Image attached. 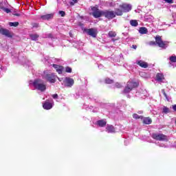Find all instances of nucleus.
Here are the masks:
<instances>
[{"label":"nucleus","mask_w":176,"mask_h":176,"mask_svg":"<svg viewBox=\"0 0 176 176\" xmlns=\"http://www.w3.org/2000/svg\"><path fill=\"white\" fill-rule=\"evenodd\" d=\"M149 45L150 46H155L156 45V41H150Z\"/></svg>","instance_id":"e433bc0d"},{"label":"nucleus","mask_w":176,"mask_h":176,"mask_svg":"<svg viewBox=\"0 0 176 176\" xmlns=\"http://www.w3.org/2000/svg\"><path fill=\"white\" fill-rule=\"evenodd\" d=\"M155 43L158 45L159 47H164V46H166V44L163 42L160 36H157L155 37Z\"/></svg>","instance_id":"1a4fd4ad"},{"label":"nucleus","mask_w":176,"mask_h":176,"mask_svg":"<svg viewBox=\"0 0 176 176\" xmlns=\"http://www.w3.org/2000/svg\"><path fill=\"white\" fill-rule=\"evenodd\" d=\"M33 86L40 91H45V90H46V85L43 83V81L41 79L34 80L33 82Z\"/></svg>","instance_id":"f03ea898"},{"label":"nucleus","mask_w":176,"mask_h":176,"mask_svg":"<svg viewBox=\"0 0 176 176\" xmlns=\"http://www.w3.org/2000/svg\"><path fill=\"white\" fill-rule=\"evenodd\" d=\"M59 14H60L61 17H64L65 16V12L60 10L59 11Z\"/></svg>","instance_id":"72a5a7b5"},{"label":"nucleus","mask_w":176,"mask_h":176,"mask_svg":"<svg viewBox=\"0 0 176 176\" xmlns=\"http://www.w3.org/2000/svg\"><path fill=\"white\" fill-rule=\"evenodd\" d=\"M9 25L10 27H18L19 22H10Z\"/></svg>","instance_id":"cd10ccee"},{"label":"nucleus","mask_w":176,"mask_h":176,"mask_svg":"<svg viewBox=\"0 0 176 176\" xmlns=\"http://www.w3.org/2000/svg\"><path fill=\"white\" fill-rule=\"evenodd\" d=\"M115 87H116L117 89H122V85H121L120 83L116 82V83L115 84Z\"/></svg>","instance_id":"473e14b6"},{"label":"nucleus","mask_w":176,"mask_h":176,"mask_svg":"<svg viewBox=\"0 0 176 176\" xmlns=\"http://www.w3.org/2000/svg\"><path fill=\"white\" fill-rule=\"evenodd\" d=\"M137 65L141 67L142 68H148V63L143 60H138L137 62Z\"/></svg>","instance_id":"4468645a"},{"label":"nucleus","mask_w":176,"mask_h":176,"mask_svg":"<svg viewBox=\"0 0 176 176\" xmlns=\"http://www.w3.org/2000/svg\"><path fill=\"white\" fill-rule=\"evenodd\" d=\"M0 9H1V10H3V12H6V13H10V9L9 8H6L5 7H0Z\"/></svg>","instance_id":"c85d7f7f"},{"label":"nucleus","mask_w":176,"mask_h":176,"mask_svg":"<svg viewBox=\"0 0 176 176\" xmlns=\"http://www.w3.org/2000/svg\"><path fill=\"white\" fill-rule=\"evenodd\" d=\"M151 137L156 141H168V137L163 133H153Z\"/></svg>","instance_id":"39448f33"},{"label":"nucleus","mask_w":176,"mask_h":176,"mask_svg":"<svg viewBox=\"0 0 176 176\" xmlns=\"http://www.w3.org/2000/svg\"><path fill=\"white\" fill-rule=\"evenodd\" d=\"M52 97H53V98H58V95L57 94H54V95H52Z\"/></svg>","instance_id":"ea45409f"},{"label":"nucleus","mask_w":176,"mask_h":176,"mask_svg":"<svg viewBox=\"0 0 176 176\" xmlns=\"http://www.w3.org/2000/svg\"><path fill=\"white\" fill-rule=\"evenodd\" d=\"M73 1H72L70 3V5H72V6H74V5H75V3H78V0H72Z\"/></svg>","instance_id":"c9c22d12"},{"label":"nucleus","mask_w":176,"mask_h":176,"mask_svg":"<svg viewBox=\"0 0 176 176\" xmlns=\"http://www.w3.org/2000/svg\"><path fill=\"white\" fill-rule=\"evenodd\" d=\"M43 108H44V109H52V108H53V105L52 104V103L49 102H45L43 103Z\"/></svg>","instance_id":"2eb2a0df"},{"label":"nucleus","mask_w":176,"mask_h":176,"mask_svg":"<svg viewBox=\"0 0 176 176\" xmlns=\"http://www.w3.org/2000/svg\"><path fill=\"white\" fill-rule=\"evenodd\" d=\"M132 48H133V49H135V50L137 49V45H132Z\"/></svg>","instance_id":"79ce46f5"},{"label":"nucleus","mask_w":176,"mask_h":176,"mask_svg":"<svg viewBox=\"0 0 176 176\" xmlns=\"http://www.w3.org/2000/svg\"><path fill=\"white\" fill-rule=\"evenodd\" d=\"M58 80H59V82H61V78H58V76L56 77Z\"/></svg>","instance_id":"37998d69"},{"label":"nucleus","mask_w":176,"mask_h":176,"mask_svg":"<svg viewBox=\"0 0 176 176\" xmlns=\"http://www.w3.org/2000/svg\"><path fill=\"white\" fill-rule=\"evenodd\" d=\"M133 119H141V120H142V119H144V116H139L137 113L133 114Z\"/></svg>","instance_id":"b1692460"},{"label":"nucleus","mask_w":176,"mask_h":176,"mask_svg":"<svg viewBox=\"0 0 176 176\" xmlns=\"http://www.w3.org/2000/svg\"><path fill=\"white\" fill-rule=\"evenodd\" d=\"M162 112H163L164 113H169V112H170V109H168V107H163V109H162Z\"/></svg>","instance_id":"bb28decb"},{"label":"nucleus","mask_w":176,"mask_h":176,"mask_svg":"<svg viewBox=\"0 0 176 176\" xmlns=\"http://www.w3.org/2000/svg\"><path fill=\"white\" fill-rule=\"evenodd\" d=\"M91 9L92 10V16L95 19H98L104 15V10H100V9H98V7H91Z\"/></svg>","instance_id":"20e7f679"},{"label":"nucleus","mask_w":176,"mask_h":176,"mask_svg":"<svg viewBox=\"0 0 176 176\" xmlns=\"http://www.w3.org/2000/svg\"><path fill=\"white\" fill-rule=\"evenodd\" d=\"M38 27H39V23H32L33 28H38Z\"/></svg>","instance_id":"f704fd0d"},{"label":"nucleus","mask_w":176,"mask_h":176,"mask_svg":"<svg viewBox=\"0 0 176 176\" xmlns=\"http://www.w3.org/2000/svg\"><path fill=\"white\" fill-rule=\"evenodd\" d=\"M0 34L4 35L7 38H13V33H12L9 30L5 29L3 28H0Z\"/></svg>","instance_id":"0eeeda50"},{"label":"nucleus","mask_w":176,"mask_h":176,"mask_svg":"<svg viewBox=\"0 0 176 176\" xmlns=\"http://www.w3.org/2000/svg\"><path fill=\"white\" fill-rule=\"evenodd\" d=\"M98 124L100 127H105V126H107V121L104 120H100L98 121Z\"/></svg>","instance_id":"aec40b11"},{"label":"nucleus","mask_w":176,"mask_h":176,"mask_svg":"<svg viewBox=\"0 0 176 176\" xmlns=\"http://www.w3.org/2000/svg\"><path fill=\"white\" fill-rule=\"evenodd\" d=\"M156 78L158 82H162L164 79V76L162 74L158 73L156 75Z\"/></svg>","instance_id":"412c9836"},{"label":"nucleus","mask_w":176,"mask_h":176,"mask_svg":"<svg viewBox=\"0 0 176 176\" xmlns=\"http://www.w3.org/2000/svg\"><path fill=\"white\" fill-rule=\"evenodd\" d=\"M130 24L132 27H137L138 25V21L137 20H131Z\"/></svg>","instance_id":"5701e85b"},{"label":"nucleus","mask_w":176,"mask_h":176,"mask_svg":"<svg viewBox=\"0 0 176 176\" xmlns=\"http://www.w3.org/2000/svg\"><path fill=\"white\" fill-rule=\"evenodd\" d=\"M45 78L47 82L50 83H56V80L57 79V76L54 73L46 74Z\"/></svg>","instance_id":"423d86ee"},{"label":"nucleus","mask_w":176,"mask_h":176,"mask_svg":"<svg viewBox=\"0 0 176 176\" xmlns=\"http://www.w3.org/2000/svg\"><path fill=\"white\" fill-rule=\"evenodd\" d=\"M139 32L142 35H145V34H148V29L145 27H141L139 29Z\"/></svg>","instance_id":"a211bd4d"},{"label":"nucleus","mask_w":176,"mask_h":176,"mask_svg":"<svg viewBox=\"0 0 176 176\" xmlns=\"http://www.w3.org/2000/svg\"><path fill=\"white\" fill-rule=\"evenodd\" d=\"M162 93L164 96V97L166 98V100H168V96H167V94H166V91L164 89H162Z\"/></svg>","instance_id":"2f4dec72"},{"label":"nucleus","mask_w":176,"mask_h":176,"mask_svg":"<svg viewBox=\"0 0 176 176\" xmlns=\"http://www.w3.org/2000/svg\"><path fill=\"white\" fill-rule=\"evenodd\" d=\"M53 17H54V14H47L45 15H42L41 19H42V20H50L53 19Z\"/></svg>","instance_id":"ddd939ff"},{"label":"nucleus","mask_w":176,"mask_h":176,"mask_svg":"<svg viewBox=\"0 0 176 176\" xmlns=\"http://www.w3.org/2000/svg\"><path fill=\"white\" fill-rule=\"evenodd\" d=\"M142 120H143L144 124H152V118H151L150 117H145V118L143 117V119Z\"/></svg>","instance_id":"dca6fc26"},{"label":"nucleus","mask_w":176,"mask_h":176,"mask_svg":"<svg viewBox=\"0 0 176 176\" xmlns=\"http://www.w3.org/2000/svg\"><path fill=\"white\" fill-rule=\"evenodd\" d=\"M105 83H107V85H112V83H113V80H111V78H107L105 79Z\"/></svg>","instance_id":"a878e982"},{"label":"nucleus","mask_w":176,"mask_h":176,"mask_svg":"<svg viewBox=\"0 0 176 176\" xmlns=\"http://www.w3.org/2000/svg\"><path fill=\"white\" fill-rule=\"evenodd\" d=\"M108 35L109 38H115V36H116V32L113 31H110L109 32Z\"/></svg>","instance_id":"393cba45"},{"label":"nucleus","mask_w":176,"mask_h":176,"mask_svg":"<svg viewBox=\"0 0 176 176\" xmlns=\"http://www.w3.org/2000/svg\"><path fill=\"white\" fill-rule=\"evenodd\" d=\"M12 14L13 16H16L17 17H20L21 16V14H20L19 13H13Z\"/></svg>","instance_id":"58836bf2"},{"label":"nucleus","mask_w":176,"mask_h":176,"mask_svg":"<svg viewBox=\"0 0 176 176\" xmlns=\"http://www.w3.org/2000/svg\"><path fill=\"white\" fill-rule=\"evenodd\" d=\"M164 1L167 3H174V1L173 0H164Z\"/></svg>","instance_id":"4c0bfd02"},{"label":"nucleus","mask_w":176,"mask_h":176,"mask_svg":"<svg viewBox=\"0 0 176 176\" xmlns=\"http://www.w3.org/2000/svg\"><path fill=\"white\" fill-rule=\"evenodd\" d=\"M118 9H120V10H121L122 12V16H123V13H129V12H130L131 10V9H133V6H131V4H129L126 3H123L122 4H120L119 6Z\"/></svg>","instance_id":"7ed1b4c3"},{"label":"nucleus","mask_w":176,"mask_h":176,"mask_svg":"<svg viewBox=\"0 0 176 176\" xmlns=\"http://www.w3.org/2000/svg\"><path fill=\"white\" fill-rule=\"evenodd\" d=\"M103 16L109 20H112L116 16H122V10L119 8H116L115 12L111 10H103Z\"/></svg>","instance_id":"f257e3e1"},{"label":"nucleus","mask_w":176,"mask_h":176,"mask_svg":"<svg viewBox=\"0 0 176 176\" xmlns=\"http://www.w3.org/2000/svg\"><path fill=\"white\" fill-rule=\"evenodd\" d=\"M106 131L107 133H115V126H113V125L108 124L106 127Z\"/></svg>","instance_id":"f3484780"},{"label":"nucleus","mask_w":176,"mask_h":176,"mask_svg":"<svg viewBox=\"0 0 176 176\" xmlns=\"http://www.w3.org/2000/svg\"><path fill=\"white\" fill-rule=\"evenodd\" d=\"M85 32H87V35L92 36V38H97V29L95 28H89V29H84Z\"/></svg>","instance_id":"6e6552de"},{"label":"nucleus","mask_w":176,"mask_h":176,"mask_svg":"<svg viewBox=\"0 0 176 176\" xmlns=\"http://www.w3.org/2000/svg\"><path fill=\"white\" fill-rule=\"evenodd\" d=\"M172 109H173V111H174L175 112H176V104H173V105H172Z\"/></svg>","instance_id":"a19ab883"},{"label":"nucleus","mask_w":176,"mask_h":176,"mask_svg":"<svg viewBox=\"0 0 176 176\" xmlns=\"http://www.w3.org/2000/svg\"><path fill=\"white\" fill-rule=\"evenodd\" d=\"M170 63H176V56H170V58H169Z\"/></svg>","instance_id":"c756f323"},{"label":"nucleus","mask_w":176,"mask_h":176,"mask_svg":"<svg viewBox=\"0 0 176 176\" xmlns=\"http://www.w3.org/2000/svg\"><path fill=\"white\" fill-rule=\"evenodd\" d=\"M126 85L129 86L132 90H134V89H137V87L140 86V84L137 82L128 81L126 82Z\"/></svg>","instance_id":"9b49d317"},{"label":"nucleus","mask_w":176,"mask_h":176,"mask_svg":"<svg viewBox=\"0 0 176 176\" xmlns=\"http://www.w3.org/2000/svg\"><path fill=\"white\" fill-rule=\"evenodd\" d=\"M65 83L67 87H72V86H74V83H75V81L69 77H66Z\"/></svg>","instance_id":"9d476101"},{"label":"nucleus","mask_w":176,"mask_h":176,"mask_svg":"<svg viewBox=\"0 0 176 176\" xmlns=\"http://www.w3.org/2000/svg\"><path fill=\"white\" fill-rule=\"evenodd\" d=\"M133 90L130 88V87L129 85H126L122 93L124 94H129V93H130L131 91H132Z\"/></svg>","instance_id":"6ab92c4d"},{"label":"nucleus","mask_w":176,"mask_h":176,"mask_svg":"<svg viewBox=\"0 0 176 176\" xmlns=\"http://www.w3.org/2000/svg\"><path fill=\"white\" fill-rule=\"evenodd\" d=\"M30 38L32 41H38V38H39L38 34H30Z\"/></svg>","instance_id":"4be33fe9"},{"label":"nucleus","mask_w":176,"mask_h":176,"mask_svg":"<svg viewBox=\"0 0 176 176\" xmlns=\"http://www.w3.org/2000/svg\"><path fill=\"white\" fill-rule=\"evenodd\" d=\"M52 67L56 69V72H58L59 75L63 74V71H64V67L56 64H52Z\"/></svg>","instance_id":"f8f14e48"},{"label":"nucleus","mask_w":176,"mask_h":176,"mask_svg":"<svg viewBox=\"0 0 176 176\" xmlns=\"http://www.w3.org/2000/svg\"><path fill=\"white\" fill-rule=\"evenodd\" d=\"M65 72H67L68 74H71V72H72V68L69 67H67L65 68Z\"/></svg>","instance_id":"7c9ffc66"}]
</instances>
